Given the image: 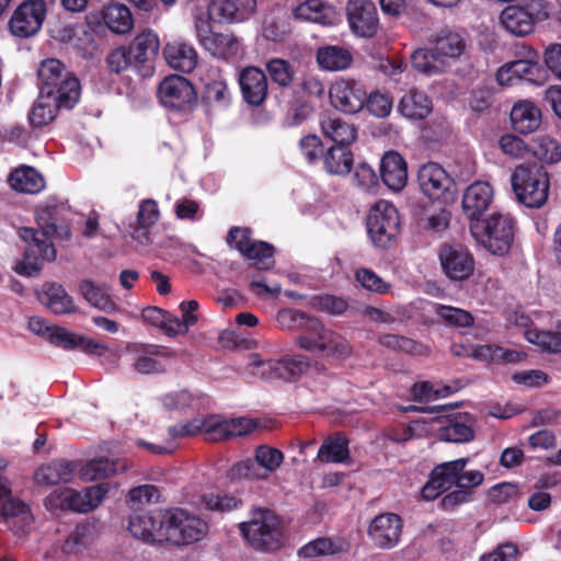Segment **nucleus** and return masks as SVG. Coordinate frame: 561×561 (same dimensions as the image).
<instances>
[{"label": "nucleus", "mask_w": 561, "mask_h": 561, "mask_svg": "<svg viewBox=\"0 0 561 561\" xmlns=\"http://www.w3.org/2000/svg\"><path fill=\"white\" fill-rule=\"evenodd\" d=\"M313 306L323 312L332 316L342 314L348 307V302L343 297L333 295H319L312 300Z\"/></svg>", "instance_id": "63"}, {"label": "nucleus", "mask_w": 561, "mask_h": 561, "mask_svg": "<svg viewBox=\"0 0 561 561\" xmlns=\"http://www.w3.org/2000/svg\"><path fill=\"white\" fill-rule=\"evenodd\" d=\"M203 100L211 107L225 108L230 104L231 95L228 85L222 80L206 83Z\"/></svg>", "instance_id": "55"}, {"label": "nucleus", "mask_w": 561, "mask_h": 561, "mask_svg": "<svg viewBox=\"0 0 561 561\" xmlns=\"http://www.w3.org/2000/svg\"><path fill=\"white\" fill-rule=\"evenodd\" d=\"M204 435L206 439L220 442L229 439L228 419L220 415L204 416Z\"/></svg>", "instance_id": "59"}, {"label": "nucleus", "mask_w": 561, "mask_h": 561, "mask_svg": "<svg viewBox=\"0 0 561 561\" xmlns=\"http://www.w3.org/2000/svg\"><path fill=\"white\" fill-rule=\"evenodd\" d=\"M526 340L551 354H561V339L550 331L528 329L525 331Z\"/></svg>", "instance_id": "57"}, {"label": "nucleus", "mask_w": 561, "mask_h": 561, "mask_svg": "<svg viewBox=\"0 0 561 561\" xmlns=\"http://www.w3.org/2000/svg\"><path fill=\"white\" fill-rule=\"evenodd\" d=\"M159 46L157 34L152 31H145L135 37L128 49L135 65H141L158 54Z\"/></svg>", "instance_id": "44"}, {"label": "nucleus", "mask_w": 561, "mask_h": 561, "mask_svg": "<svg viewBox=\"0 0 561 561\" xmlns=\"http://www.w3.org/2000/svg\"><path fill=\"white\" fill-rule=\"evenodd\" d=\"M513 128L520 134H530L541 124V112L530 101L517 102L511 111Z\"/></svg>", "instance_id": "35"}, {"label": "nucleus", "mask_w": 561, "mask_h": 561, "mask_svg": "<svg viewBox=\"0 0 561 561\" xmlns=\"http://www.w3.org/2000/svg\"><path fill=\"white\" fill-rule=\"evenodd\" d=\"M160 218L158 203L154 199H144L139 204L137 213L138 227L135 228L131 237L145 243L148 241V229L152 227Z\"/></svg>", "instance_id": "43"}, {"label": "nucleus", "mask_w": 561, "mask_h": 561, "mask_svg": "<svg viewBox=\"0 0 561 561\" xmlns=\"http://www.w3.org/2000/svg\"><path fill=\"white\" fill-rule=\"evenodd\" d=\"M427 42L431 47L417 48L411 55L413 68L426 76L445 72L448 60L459 58L466 49L462 36L449 28L432 34Z\"/></svg>", "instance_id": "2"}, {"label": "nucleus", "mask_w": 561, "mask_h": 561, "mask_svg": "<svg viewBox=\"0 0 561 561\" xmlns=\"http://www.w3.org/2000/svg\"><path fill=\"white\" fill-rule=\"evenodd\" d=\"M493 188L488 182L477 181L469 185L462 196V209L470 219L478 218L491 205Z\"/></svg>", "instance_id": "28"}, {"label": "nucleus", "mask_w": 561, "mask_h": 561, "mask_svg": "<svg viewBox=\"0 0 561 561\" xmlns=\"http://www.w3.org/2000/svg\"><path fill=\"white\" fill-rule=\"evenodd\" d=\"M312 316L293 308H285L278 311L276 321L278 327L285 331L302 332Z\"/></svg>", "instance_id": "56"}, {"label": "nucleus", "mask_w": 561, "mask_h": 561, "mask_svg": "<svg viewBox=\"0 0 561 561\" xmlns=\"http://www.w3.org/2000/svg\"><path fill=\"white\" fill-rule=\"evenodd\" d=\"M256 10V0H211L209 19L216 23L236 24L248 21Z\"/></svg>", "instance_id": "24"}, {"label": "nucleus", "mask_w": 561, "mask_h": 561, "mask_svg": "<svg viewBox=\"0 0 561 561\" xmlns=\"http://www.w3.org/2000/svg\"><path fill=\"white\" fill-rule=\"evenodd\" d=\"M346 18L352 33L357 37L370 38L376 35L379 19L371 0H348Z\"/></svg>", "instance_id": "20"}, {"label": "nucleus", "mask_w": 561, "mask_h": 561, "mask_svg": "<svg viewBox=\"0 0 561 561\" xmlns=\"http://www.w3.org/2000/svg\"><path fill=\"white\" fill-rule=\"evenodd\" d=\"M473 420L468 414L457 415L448 420L447 424L439 430V438L450 443H467L473 436Z\"/></svg>", "instance_id": "41"}, {"label": "nucleus", "mask_w": 561, "mask_h": 561, "mask_svg": "<svg viewBox=\"0 0 561 561\" xmlns=\"http://www.w3.org/2000/svg\"><path fill=\"white\" fill-rule=\"evenodd\" d=\"M80 295L93 308L113 314L119 309L106 283L94 282L89 278L81 279L78 286Z\"/></svg>", "instance_id": "27"}, {"label": "nucleus", "mask_w": 561, "mask_h": 561, "mask_svg": "<svg viewBox=\"0 0 561 561\" xmlns=\"http://www.w3.org/2000/svg\"><path fill=\"white\" fill-rule=\"evenodd\" d=\"M126 469V461H114L106 457H98L81 466L78 476L82 481H95L124 472Z\"/></svg>", "instance_id": "33"}, {"label": "nucleus", "mask_w": 561, "mask_h": 561, "mask_svg": "<svg viewBox=\"0 0 561 561\" xmlns=\"http://www.w3.org/2000/svg\"><path fill=\"white\" fill-rule=\"evenodd\" d=\"M295 344L313 355L324 358H345L352 347L346 339L329 329L319 318L312 316L302 332L295 337Z\"/></svg>", "instance_id": "3"}, {"label": "nucleus", "mask_w": 561, "mask_h": 561, "mask_svg": "<svg viewBox=\"0 0 561 561\" xmlns=\"http://www.w3.org/2000/svg\"><path fill=\"white\" fill-rule=\"evenodd\" d=\"M512 187L517 199L529 208H539L548 199L549 176L538 165L520 164L511 176Z\"/></svg>", "instance_id": "8"}, {"label": "nucleus", "mask_w": 561, "mask_h": 561, "mask_svg": "<svg viewBox=\"0 0 561 561\" xmlns=\"http://www.w3.org/2000/svg\"><path fill=\"white\" fill-rule=\"evenodd\" d=\"M164 59L174 70L181 72L193 71L198 61L196 49L182 41H173L165 45L163 49Z\"/></svg>", "instance_id": "31"}, {"label": "nucleus", "mask_w": 561, "mask_h": 561, "mask_svg": "<svg viewBox=\"0 0 561 561\" xmlns=\"http://www.w3.org/2000/svg\"><path fill=\"white\" fill-rule=\"evenodd\" d=\"M501 151L514 159H523L528 153V146L516 135L505 134L499 140Z\"/></svg>", "instance_id": "64"}, {"label": "nucleus", "mask_w": 561, "mask_h": 561, "mask_svg": "<svg viewBox=\"0 0 561 561\" xmlns=\"http://www.w3.org/2000/svg\"><path fill=\"white\" fill-rule=\"evenodd\" d=\"M62 206L56 202H47L36 209V222L41 231L33 228H21L19 236L27 247L23 262L15 266V272L24 276H35L42 262H51L56 259V250L51 239L68 240L71 236L68 224L61 218Z\"/></svg>", "instance_id": "1"}, {"label": "nucleus", "mask_w": 561, "mask_h": 561, "mask_svg": "<svg viewBox=\"0 0 561 561\" xmlns=\"http://www.w3.org/2000/svg\"><path fill=\"white\" fill-rule=\"evenodd\" d=\"M45 15L46 3L44 0H26L18 7L11 16L10 31L18 37H30L39 31Z\"/></svg>", "instance_id": "18"}, {"label": "nucleus", "mask_w": 561, "mask_h": 561, "mask_svg": "<svg viewBox=\"0 0 561 561\" xmlns=\"http://www.w3.org/2000/svg\"><path fill=\"white\" fill-rule=\"evenodd\" d=\"M470 230L474 239L492 254L503 255L513 244L515 221L510 214L495 213L484 220L472 222Z\"/></svg>", "instance_id": "5"}, {"label": "nucleus", "mask_w": 561, "mask_h": 561, "mask_svg": "<svg viewBox=\"0 0 561 561\" xmlns=\"http://www.w3.org/2000/svg\"><path fill=\"white\" fill-rule=\"evenodd\" d=\"M381 346L412 356H424L428 354V348L410 337L398 334H383L379 337Z\"/></svg>", "instance_id": "48"}, {"label": "nucleus", "mask_w": 561, "mask_h": 561, "mask_svg": "<svg viewBox=\"0 0 561 561\" xmlns=\"http://www.w3.org/2000/svg\"><path fill=\"white\" fill-rule=\"evenodd\" d=\"M47 341L64 350H73L84 342V336L76 334L66 328L55 325Z\"/></svg>", "instance_id": "62"}, {"label": "nucleus", "mask_w": 561, "mask_h": 561, "mask_svg": "<svg viewBox=\"0 0 561 561\" xmlns=\"http://www.w3.org/2000/svg\"><path fill=\"white\" fill-rule=\"evenodd\" d=\"M208 533V524L196 514L182 508L164 510L163 542L186 546L202 540Z\"/></svg>", "instance_id": "6"}, {"label": "nucleus", "mask_w": 561, "mask_h": 561, "mask_svg": "<svg viewBox=\"0 0 561 561\" xmlns=\"http://www.w3.org/2000/svg\"><path fill=\"white\" fill-rule=\"evenodd\" d=\"M353 56L342 46L328 45L317 50V61L320 68L328 71H341L350 67Z\"/></svg>", "instance_id": "40"}, {"label": "nucleus", "mask_w": 561, "mask_h": 561, "mask_svg": "<svg viewBox=\"0 0 561 561\" xmlns=\"http://www.w3.org/2000/svg\"><path fill=\"white\" fill-rule=\"evenodd\" d=\"M298 20L320 24H330L334 18V9L322 0H307L293 10Z\"/></svg>", "instance_id": "42"}, {"label": "nucleus", "mask_w": 561, "mask_h": 561, "mask_svg": "<svg viewBox=\"0 0 561 561\" xmlns=\"http://www.w3.org/2000/svg\"><path fill=\"white\" fill-rule=\"evenodd\" d=\"M10 186L20 193L36 194L45 187L42 174L32 167L21 165L9 175Z\"/></svg>", "instance_id": "38"}, {"label": "nucleus", "mask_w": 561, "mask_h": 561, "mask_svg": "<svg viewBox=\"0 0 561 561\" xmlns=\"http://www.w3.org/2000/svg\"><path fill=\"white\" fill-rule=\"evenodd\" d=\"M0 504L3 524L14 535L23 536L31 525L32 517L28 506L11 495L9 481L0 476Z\"/></svg>", "instance_id": "17"}, {"label": "nucleus", "mask_w": 561, "mask_h": 561, "mask_svg": "<svg viewBox=\"0 0 561 561\" xmlns=\"http://www.w3.org/2000/svg\"><path fill=\"white\" fill-rule=\"evenodd\" d=\"M549 15V7L546 1L531 0L526 7H506L500 14V22L512 35L524 37L534 31L537 22L546 21Z\"/></svg>", "instance_id": "10"}, {"label": "nucleus", "mask_w": 561, "mask_h": 561, "mask_svg": "<svg viewBox=\"0 0 561 561\" xmlns=\"http://www.w3.org/2000/svg\"><path fill=\"white\" fill-rule=\"evenodd\" d=\"M467 462V458H459L436 466L430 480L422 488V497L426 501H433L454 485L458 486L459 473L462 472Z\"/></svg>", "instance_id": "19"}, {"label": "nucleus", "mask_w": 561, "mask_h": 561, "mask_svg": "<svg viewBox=\"0 0 561 561\" xmlns=\"http://www.w3.org/2000/svg\"><path fill=\"white\" fill-rule=\"evenodd\" d=\"M353 183L364 192L376 193L378 187V178L370 165L367 163H359L354 169Z\"/></svg>", "instance_id": "61"}, {"label": "nucleus", "mask_w": 561, "mask_h": 561, "mask_svg": "<svg viewBox=\"0 0 561 561\" xmlns=\"http://www.w3.org/2000/svg\"><path fill=\"white\" fill-rule=\"evenodd\" d=\"M239 529L255 550L274 551L282 545V522L270 508L254 507L250 513V519L240 523Z\"/></svg>", "instance_id": "4"}, {"label": "nucleus", "mask_w": 561, "mask_h": 561, "mask_svg": "<svg viewBox=\"0 0 561 561\" xmlns=\"http://www.w3.org/2000/svg\"><path fill=\"white\" fill-rule=\"evenodd\" d=\"M41 300L55 314H67L77 311L72 298L61 285L56 283H46L43 286Z\"/></svg>", "instance_id": "37"}, {"label": "nucleus", "mask_w": 561, "mask_h": 561, "mask_svg": "<svg viewBox=\"0 0 561 561\" xmlns=\"http://www.w3.org/2000/svg\"><path fill=\"white\" fill-rule=\"evenodd\" d=\"M77 472L73 462L67 460H55L39 467L34 479L39 485H55L58 483H68Z\"/></svg>", "instance_id": "32"}, {"label": "nucleus", "mask_w": 561, "mask_h": 561, "mask_svg": "<svg viewBox=\"0 0 561 561\" xmlns=\"http://www.w3.org/2000/svg\"><path fill=\"white\" fill-rule=\"evenodd\" d=\"M104 24L114 33H127L133 26L131 14L123 4H108L102 11Z\"/></svg>", "instance_id": "47"}, {"label": "nucleus", "mask_w": 561, "mask_h": 561, "mask_svg": "<svg viewBox=\"0 0 561 561\" xmlns=\"http://www.w3.org/2000/svg\"><path fill=\"white\" fill-rule=\"evenodd\" d=\"M162 404L168 410H183L186 408H198L201 399L187 390H180L168 393L161 399Z\"/></svg>", "instance_id": "60"}, {"label": "nucleus", "mask_w": 561, "mask_h": 561, "mask_svg": "<svg viewBox=\"0 0 561 561\" xmlns=\"http://www.w3.org/2000/svg\"><path fill=\"white\" fill-rule=\"evenodd\" d=\"M195 31L199 44L216 58L228 60L237 57L242 50V44L236 35L214 33L205 20H196Z\"/></svg>", "instance_id": "16"}, {"label": "nucleus", "mask_w": 561, "mask_h": 561, "mask_svg": "<svg viewBox=\"0 0 561 561\" xmlns=\"http://www.w3.org/2000/svg\"><path fill=\"white\" fill-rule=\"evenodd\" d=\"M164 510L136 511L129 517L131 536L148 543L163 542Z\"/></svg>", "instance_id": "22"}, {"label": "nucleus", "mask_w": 561, "mask_h": 561, "mask_svg": "<svg viewBox=\"0 0 561 561\" xmlns=\"http://www.w3.org/2000/svg\"><path fill=\"white\" fill-rule=\"evenodd\" d=\"M324 169L334 175L347 174L353 165V154L348 148L332 146L322 156Z\"/></svg>", "instance_id": "45"}, {"label": "nucleus", "mask_w": 561, "mask_h": 561, "mask_svg": "<svg viewBox=\"0 0 561 561\" xmlns=\"http://www.w3.org/2000/svg\"><path fill=\"white\" fill-rule=\"evenodd\" d=\"M329 96L331 104L346 114L358 113L365 105L366 91L354 80H336L332 83Z\"/></svg>", "instance_id": "23"}, {"label": "nucleus", "mask_w": 561, "mask_h": 561, "mask_svg": "<svg viewBox=\"0 0 561 561\" xmlns=\"http://www.w3.org/2000/svg\"><path fill=\"white\" fill-rule=\"evenodd\" d=\"M227 242L248 260L253 261L259 270H268L274 265V248L267 242L255 241L248 228L233 227L229 230Z\"/></svg>", "instance_id": "12"}, {"label": "nucleus", "mask_w": 561, "mask_h": 561, "mask_svg": "<svg viewBox=\"0 0 561 561\" xmlns=\"http://www.w3.org/2000/svg\"><path fill=\"white\" fill-rule=\"evenodd\" d=\"M323 135L339 147L347 148L357 138L355 126L340 117H327L321 122Z\"/></svg>", "instance_id": "39"}, {"label": "nucleus", "mask_w": 561, "mask_h": 561, "mask_svg": "<svg viewBox=\"0 0 561 561\" xmlns=\"http://www.w3.org/2000/svg\"><path fill=\"white\" fill-rule=\"evenodd\" d=\"M317 457L322 462H344L350 457L347 439L340 434L328 437L320 446Z\"/></svg>", "instance_id": "46"}, {"label": "nucleus", "mask_w": 561, "mask_h": 561, "mask_svg": "<svg viewBox=\"0 0 561 561\" xmlns=\"http://www.w3.org/2000/svg\"><path fill=\"white\" fill-rule=\"evenodd\" d=\"M402 526V519L399 515L382 513L370 522L368 535L378 548L391 549L400 541Z\"/></svg>", "instance_id": "25"}, {"label": "nucleus", "mask_w": 561, "mask_h": 561, "mask_svg": "<svg viewBox=\"0 0 561 561\" xmlns=\"http://www.w3.org/2000/svg\"><path fill=\"white\" fill-rule=\"evenodd\" d=\"M380 176L385 185L393 192L401 191L408 182V168L403 157L388 151L380 162Z\"/></svg>", "instance_id": "29"}, {"label": "nucleus", "mask_w": 561, "mask_h": 561, "mask_svg": "<svg viewBox=\"0 0 561 561\" xmlns=\"http://www.w3.org/2000/svg\"><path fill=\"white\" fill-rule=\"evenodd\" d=\"M279 359H263L260 354L251 353L245 369L252 376L265 380H274L279 379Z\"/></svg>", "instance_id": "50"}, {"label": "nucleus", "mask_w": 561, "mask_h": 561, "mask_svg": "<svg viewBox=\"0 0 561 561\" xmlns=\"http://www.w3.org/2000/svg\"><path fill=\"white\" fill-rule=\"evenodd\" d=\"M266 70L273 83L280 88L291 85L295 78V69L288 60L273 58L266 62Z\"/></svg>", "instance_id": "52"}, {"label": "nucleus", "mask_w": 561, "mask_h": 561, "mask_svg": "<svg viewBox=\"0 0 561 561\" xmlns=\"http://www.w3.org/2000/svg\"><path fill=\"white\" fill-rule=\"evenodd\" d=\"M417 180L422 192L431 198H438L450 184L446 171L435 162L422 165L417 173Z\"/></svg>", "instance_id": "30"}, {"label": "nucleus", "mask_w": 561, "mask_h": 561, "mask_svg": "<svg viewBox=\"0 0 561 561\" xmlns=\"http://www.w3.org/2000/svg\"><path fill=\"white\" fill-rule=\"evenodd\" d=\"M367 232L375 247L386 249L390 247L399 232L400 218L393 204L378 201L369 210Z\"/></svg>", "instance_id": "9"}, {"label": "nucleus", "mask_w": 561, "mask_h": 561, "mask_svg": "<svg viewBox=\"0 0 561 561\" xmlns=\"http://www.w3.org/2000/svg\"><path fill=\"white\" fill-rule=\"evenodd\" d=\"M107 492L108 484L106 483L92 485L82 491L66 488L53 494L49 502H55V505L62 510L88 513L101 504Z\"/></svg>", "instance_id": "15"}, {"label": "nucleus", "mask_w": 561, "mask_h": 561, "mask_svg": "<svg viewBox=\"0 0 561 561\" xmlns=\"http://www.w3.org/2000/svg\"><path fill=\"white\" fill-rule=\"evenodd\" d=\"M534 153L545 163H558L561 161V142L550 136H539L535 140Z\"/></svg>", "instance_id": "54"}, {"label": "nucleus", "mask_w": 561, "mask_h": 561, "mask_svg": "<svg viewBox=\"0 0 561 561\" xmlns=\"http://www.w3.org/2000/svg\"><path fill=\"white\" fill-rule=\"evenodd\" d=\"M95 537L93 523H81L76 526L62 545V551L67 554L78 553L87 548Z\"/></svg>", "instance_id": "49"}, {"label": "nucleus", "mask_w": 561, "mask_h": 561, "mask_svg": "<svg viewBox=\"0 0 561 561\" xmlns=\"http://www.w3.org/2000/svg\"><path fill=\"white\" fill-rule=\"evenodd\" d=\"M312 360L306 355L285 356L279 359L278 378L283 380H293L307 371Z\"/></svg>", "instance_id": "53"}, {"label": "nucleus", "mask_w": 561, "mask_h": 561, "mask_svg": "<svg viewBox=\"0 0 561 561\" xmlns=\"http://www.w3.org/2000/svg\"><path fill=\"white\" fill-rule=\"evenodd\" d=\"M38 78L43 83L41 92L59 91L66 81L77 79L58 59L44 60L38 68Z\"/></svg>", "instance_id": "36"}, {"label": "nucleus", "mask_w": 561, "mask_h": 561, "mask_svg": "<svg viewBox=\"0 0 561 561\" xmlns=\"http://www.w3.org/2000/svg\"><path fill=\"white\" fill-rule=\"evenodd\" d=\"M81 85L78 79L68 80L59 91L39 92L28 115L33 127H42L51 123L59 108H72L79 101Z\"/></svg>", "instance_id": "7"}, {"label": "nucleus", "mask_w": 561, "mask_h": 561, "mask_svg": "<svg viewBox=\"0 0 561 561\" xmlns=\"http://www.w3.org/2000/svg\"><path fill=\"white\" fill-rule=\"evenodd\" d=\"M284 458L282 450L270 445H260L254 450V457L236 463L230 474L238 479L266 480L280 468Z\"/></svg>", "instance_id": "11"}, {"label": "nucleus", "mask_w": 561, "mask_h": 561, "mask_svg": "<svg viewBox=\"0 0 561 561\" xmlns=\"http://www.w3.org/2000/svg\"><path fill=\"white\" fill-rule=\"evenodd\" d=\"M398 110L408 119L423 121L432 113L433 103L425 92L410 90L401 98Z\"/></svg>", "instance_id": "34"}, {"label": "nucleus", "mask_w": 561, "mask_h": 561, "mask_svg": "<svg viewBox=\"0 0 561 561\" xmlns=\"http://www.w3.org/2000/svg\"><path fill=\"white\" fill-rule=\"evenodd\" d=\"M124 352L129 356L133 370L139 375H160L167 371L161 360L171 355L169 348L152 344L129 342Z\"/></svg>", "instance_id": "14"}, {"label": "nucleus", "mask_w": 561, "mask_h": 561, "mask_svg": "<svg viewBox=\"0 0 561 561\" xmlns=\"http://www.w3.org/2000/svg\"><path fill=\"white\" fill-rule=\"evenodd\" d=\"M239 84L244 102L252 106L261 105L266 96L268 83L264 71L256 67L244 68L239 76Z\"/></svg>", "instance_id": "26"}, {"label": "nucleus", "mask_w": 561, "mask_h": 561, "mask_svg": "<svg viewBox=\"0 0 561 561\" xmlns=\"http://www.w3.org/2000/svg\"><path fill=\"white\" fill-rule=\"evenodd\" d=\"M435 312L448 325L466 328L473 323L471 313L460 308L438 305Z\"/></svg>", "instance_id": "58"}, {"label": "nucleus", "mask_w": 561, "mask_h": 561, "mask_svg": "<svg viewBox=\"0 0 561 561\" xmlns=\"http://www.w3.org/2000/svg\"><path fill=\"white\" fill-rule=\"evenodd\" d=\"M160 104L174 112H187L196 102L192 83L184 77L172 75L164 78L158 87Z\"/></svg>", "instance_id": "13"}, {"label": "nucleus", "mask_w": 561, "mask_h": 561, "mask_svg": "<svg viewBox=\"0 0 561 561\" xmlns=\"http://www.w3.org/2000/svg\"><path fill=\"white\" fill-rule=\"evenodd\" d=\"M439 261L445 275L451 280H465L474 271V259L461 244L442 245Z\"/></svg>", "instance_id": "21"}, {"label": "nucleus", "mask_w": 561, "mask_h": 561, "mask_svg": "<svg viewBox=\"0 0 561 561\" xmlns=\"http://www.w3.org/2000/svg\"><path fill=\"white\" fill-rule=\"evenodd\" d=\"M198 505L206 511L225 513L238 508L241 501L232 495L209 492L201 495Z\"/></svg>", "instance_id": "51"}]
</instances>
